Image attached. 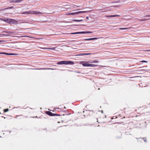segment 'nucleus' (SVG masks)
I'll return each mask as SVG.
<instances>
[{
  "label": "nucleus",
  "mask_w": 150,
  "mask_h": 150,
  "mask_svg": "<svg viewBox=\"0 0 150 150\" xmlns=\"http://www.w3.org/2000/svg\"><path fill=\"white\" fill-rule=\"evenodd\" d=\"M80 64H82L83 67H96L97 65L92 64H89L87 62L82 61L80 62Z\"/></svg>",
  "instance_id": "nucleus-1"
},
{
  "label": "nucleus",
  "mask_w": 150,
  "mask_h": 150,
  "mask_svg": "<svg viewBox=\"0 0 150 150\" xmlns=\"http://www.w3.org/2000/svg\"><path fill=\"white\" fill-rule=\"evenodd\" d=\"M57 64L58 65H62V64H70L73 65L74 64L73 62L71 61H62L58 62Z\"/></svg>",
  "instance_id": "nucleus-2"
},
{
  "label": "nucleus",
  "mask_w": 150,
  "mask_h": 150,
  "mask_svg": "<svg viewBox=\"0 0 150 150\" xmlns=\"http://www.w3.org/2000/svg\"><path fill=\"white\" fill-rule=\"evenodd\" d=\"M5 21L6 22L10 24H16L18 22V21L15 19L11 18L6 19L5 20Z\"/></svg>",
  "instance_id": "nucleus-3"
},
{
  "label": "nucleus",
  "mask_w": 150,
  "mask_h": 150,
  "mask_svg": "<svg viewBox=\"0 0 150 150\" xmlns=\"http://www.w3.org/2000/svg\"><path fill=\"white\" fill-rule=\"evenodd\" d=\"M43 14V13L39 11H32V14H35L36 15H40V14Z\"/></svg>",
  "instance_id": "nucleus-4"
},
{
  "label": "nucleus",
  "mask_w": 150,
  "mask_h": 150,
  "mask_svg": "<svg viewBox=\"0 0 150 150\" xmlns=\"http://www.w3.org/2000/svg\"><path fill=\"white\" fill-rule=\"evenodd\" d=\"M46 113L47 115L50 116H54V114L52 113L51 112L49 111H47L46 112Z\"/></svg>",
  "instance_id": "nucleus-5"
},
{
  "label": "nucleus",
  "mask_w": 150,
  "mask_h": 150,
  "mask_svg": "<svg viewBox=\"0 0 150 150\" xmlns=\"http://www.w3.org/2000/svg\"><path fill=\"white\" fill-rule=\"evenodd\" d=\"M78 11L76 12H73V13H69L67 14V15H74L75 14H78Z\"/></svg>",
  "instance_id": "nucleus-6"
},
{
  "label": "nucleus",
  "mask_w": 150,
  "mask_h": 150,
  "mask_svg": "<svg viewBox=\"0 0 150 150\" xmlns=\"http://www.w3.org/2000/svg\"><path fill=\"white\" fill-rule=\"evenodd\" d=\"M32 11H25L24 12H23L22 14H32Z\"/></svg>",
  "instance_id": "nucleus-7"
},
{
  "label": "nucleus",
  "mask_w": 150,
  "mask_h": 150,
  "mask_svg": "<svg viewBox=\"0 0 150 150\" xmlns=\"http://www.w3.org/2000/svg\"><path fill=\"white\" fill-rule=\"evenodd\" d=\"M90 11H78V14L81 13H87L88 12H89Z\"/></svg>",
  "instance_id": "nucleus-8"
},
{
  "label": "nucleus",
  "mask_w": 150,
  "mask_h": 150,
  "mask_svg": "<svg viewBox=\"0 0 150 150\" xmlns=\"http://www.w3.org/2000/svg\"><path fill=\"white\" fill-rule=\"evenodd\" d=\"M119 16V15H110V16H106V17H115L116 16Z\"/></svg>",
  "instance_id": "nucleus-9"
},
{
  "label": "nucleus",
  "mask_w": 150,
  "mask_h": 150,
  "mask_svg": "<svg viewBox=\"0 0 150 150\" xmlns=\"http://www.w3.org/2000/svg\"><path fill=\"white\" fill-rule=\"evenodd\" d=\"M43 49H48V50H55V47H52L51 48H42Z\"/></svg>",
  "instance_id": "nucleus-10"
},
{
  "label": "nucleus",
  "mask_w": 150,
  "mask_h": 150,
  "mask_svg": "<svg viewBox=\"0 0 150 150\" xmlns=\"http://www.w3.org/2000/svg\"><path fill=\"white\" fill-rule=\"evenodd\" d=\"M91 54V53H82L81 54V55H89Z\"/></svg>",
  "instance_id": "nucleus-11"
},
{
  "label": "nucleus",
  "mask_w": 150,
  "mask_h": 150,
  "mask_svg": "<svg viewBox=\"0 0 150 150\" xmlns=\"http://www.w3.org/2000/svg\"><path fill=\"white\" fill-rule=\"evenodd\" d=\"M83 21V20H76V19H74V20H72V21H76V22H81Z\"/></svg>",
  "instance_id": "nucleus-12"
},
{
  "label": "nucleus",
  "mask_w": 150,
  "mask_h": 150,
  "mask_svg": "<svg viewBox=\"0 0 150 150\" xmlns=\"http://www.w3.org/2000/svg\"><path fill=\"white\" fill-rule=\"evenodd\" d=\"M91 38V40H96L98 38Z\"/></svg>",
  "instance_id": "nucleus-13"
},
{
  "label": "nucleus",
  "mask_w": 150,
  "mask_h": 150,
  "mask_svg": "<svg viewBox=\"0 0 150 150\" xmlns=\"http://www.w3.org/2000/svg\"><path fill=\"white\" fill-rule=\"evenodd\" d=\"M128 28H119L120 30H124V29H128Z\"/></svg>",
  "instance_id": "nucleus-14"
},
{
  "label": "nucleus",
  "mask_w": 150,
  "mask_h": 150,
  "mask_svg": "<svg viewBox=\"0 0 150 150\" xmlns=\"http://www.w3.org/2000/svg\"><path fill=\"white\" fill-rule=\"evenodd\" d=\"M92 62L94 63H97L98 62V61H96L94 60H93V61Z\"/></svg>",
  "instance_id": "nucleus-15"
},
{
  "label": "nucleus",
  "mask_w": 150,
  "mask_h": 150,
  "mask_svg": "<svg viewBox=\"0 0 150 150\" xmlns=\"http://www.w3.org/2000/svg\"><path fill=\"white\" fill-rule=\"evenodd\" d=\"M42 69H44V70H45V69H48V70L51 69V70H53V69H52V68H44Z\"/></svg>",
  "instance_id": "nucleus-16"
},
{
  "label": "nucleus",
  "mask_w": 150,
  "mask_h": 150,
  "mask_svg": "<svg viewBox=\"0 0 150 150\" xmlns=\"http://www.w3.org/2000/svg\"><path fill=\"white\" fill-rule=\"evenodd\" d=\"M5 54H6V55H14V54H13V53H10V54H9V53H6L5 54Z\"/></svg>",
  "instance_id": "nucleus-17"
},
{
  "label": "nucleus",
  "mask_w": 150,
  "mask_h": 150,
  "mask_svg": "<svg viewBox=\"0 0 150 150\" xmlns=\"http://www.w3.org/2000/svg\"><path fill=\"white\" fill-rule=\"evenodd\" d=\"M9 110L8 109H5L4 110V112H6L7 111H8Z\"/></svg>",
  "instance_id": "nucleus-18"
},
{
  "label": "nucleus",
  "mask_w": 150,
  "mask_h": 150,
  "mask_svg": "<svg viewBox=\"0 0 150 150\" xmlns=\"http://www.w3.org/2000/svg\"><path fill=\"white\" fill-rule=\"evenodd\" d=\"M84 40H87V41L91 40V38H88V39H84Z\"/></svg>",
  "instance_id": "nucleus-19"
},
{
  "label": "nucleus",
  "mask_w": 150,
  "mask_h": 150,
  "mask_svg": "<svg viewBox=\"0 0 150 150\" xmlns=\"http://www.w3.org/2000/svg\"><path fill=\"white\" fill-rule=\"evenodd\" d=\"M61 115L59 114H54V116H60Z\"/></svg>",
  "instance_id": "nucleus-20"
},
{
  "label": "nucleus",
  "mask_w": 150,
  "mask_h": 150,
  "mask_svg": "<svg viewBox=\"0 0 150 150\" xmlns=\"http://www.w3.org/2000/svg\"><path fill=\"white\" fill-rule=\"evenodd\" d=\"M141 62H145V63L147 62V61H144V60L142 61H141Z\"/></svg>",
  "instance_id": "nucleus-21"
},
{
  "label": "nucleus",
  "mask_w": 150,
  "mask_h": 150,
  "mask_svg": "<svg viewBox=\"0 0 150 150\" xmlns=\"http://www.w3.org/2000/svg\"><path fill=\"white\" fill-rule=\"evenodd\" d=\"M86 31H83L81 32V34H85L86 33Z\"/></svg>",
  "instance_id": "nucleus-22"
},
{
  "label": "nucleus",
  "mask_w": 150,
  "mask_h": 150,
  "mask_svg": "<svg viewBox=\"0 0 150 150\" xmlns=\"http://www.w3.org/2000/svg\"><path fill=\"white\" fill-rule=\"evenodd\" d=\"M68 8V7H67V8ZM62 9H63L62 10H64V11L65 10V8H64V7H62Z\"/></svg>",
  "instance_id": "nucleus-23"
},
{
  "label": "nucleus",
  "mask_w": 150,
  "mask_h": 150,
  "mask_svg": "<svg viewBox=\"0 0 150 150\" xmlns=\"http://www.w3.org/2000/svg\"><path fill=\"white\" fill-rule=\"evenodd\" d=\"M13 7H9L6 8H5V9H10L11 8Z\"/></svg>",
  "instance_id": "nucleus-24"
},
{
  "label": "nucleus",
  "mask_w": 150,
  "mask_h": 150,
  "mask_svg": "<svg viewBox=\"0 0 150 150\" xmlns=\"http://www.w3.org/2000/svg\"><path fill=\"white\" fill-rule=\"evenodd\" d=\"M86 33H92V32L91 31H86Z\"/></svg>",
  "instance_id": "nucleus-25"
},
{
  "label": "nucleus",
  "mask_w": 150,
  "mask_h": 150,
  "mask_svg": "<svg viewBox=\"0 0 150 150\" xmlns=\"http://www.w3.org/2000/svg\"><path fill=\"white\" fill-rule=\"evenodd\" d=\"M71 34L72 35L76 34V32L72 33H71Z\"/></svg>",
  "instance_id": "nucleus-26"
},
{
  "label": "nucleus",
  "mask_w": 150,
  "mask_h": 150,
  "mask_svg": "<svg viewBox=\"0 0 150 150\" xmlns=\"http://www.w3.org/2000/svg\"><path fill=\"white\" fill-rule=\"evenodd\" d=\"M143 139H144V141L145 142H146V138H143Z\"/></svg>",
  "instance_id": "nucleus-27"
},
{
  "label": "nucleus",
  "mask_w": 150,
  "mask_h": 150,
  "mask_svg": "<svg viewBox=\"0 0 150 150\" xmlns=\"http://www.w3.org/2000/svg\"><path fill=\"white\" fill-rule=\"evenodd\" d=\"M81 34V32H77L76 34Z\"/></svg>",
  "instance_id": "nucleus-28"
},
{
  "label": "nucleus",
  "mask_w": 150,
  "mask_h": 150,
  "mask_svg": "<svg viewBox=\"0 0 150 150\" xmlns=\"http://www.w3.org/2000/svg\"><path fill=\"white\" fill-rule=\"evenodd\" d=\"M5 53H7L6 52H0V54H5Z\"/></svg>",
  "instance_id": "nucleus-29"
},
{
  "label": "nucleus",
  "mask_w": 150,
  "mask_h": 150,
  "mask_svg": "<svg viewBox=\"0 0 150 150\" xmlns=\"http://www.w3.org/2000/svg\"><path fill=\"white\" fill-rule=\"evenodd\" d=\"M13 1V0H11L10 1V3H11L14 2Z\"/></svg>",
  "instance_id": "nucleus-30"
},
{
  "label": "nucleus",
  "mask_w": 150,
  "mask_h": 150,
  "mask_svg": "<svg viewBox=\"0 0 150 150\" xmlns=\"http://www.w3.org/2000/svg\"><path fill=\"white\" fill-rule=\"evenodd\" d=\"M89 18L88 17H87L86 18V19H88Z\"/></svg>",
  "instance_id": "nucleus-31"
},
{
  "label": "nucleus",
  "mask_w": 150,
  "mask_h": 150,
  "mask_svg": "<svg viewBox=\"0 0 150 150\" xmlns=\"http://www.w3.org/2000/svg\"><path fill=\"white\" fill-rule=\"evenodd\" d=\"M146 16H147V17H150V15H148Z\"/></svg>",
  "instance_id": "nucleus-32"
},
{
  "label": "nucleus",
  "mask_w": 150,
  "mask_h": 150,
  "mask_svg": "<svg viewBox=\"0 0 150 150\" xmlns=\"http://www.w3.org/2000/svg\"><path fill=\"white\" fill-rule=\"evenodd\" d=\"M0 35H2L3 36L4 35V34H0Z\"/></svg>",
  "instance_id": "nucleus-33"
},
{
  "label": "nucleus",
  "mask_w": 150,
  "mask_h": 150,
  "mask_svg": "<svg viewBox=\"0 0 150 150\" xmlns=\"http://www.w3.org/2000/svg\"><path fill=\"white\" fill-rule=\"evenodd\" d=\"M149 19H145L144 20V21H145V20H148Z\"/></svg>",
  "instance_id": "nucleus-34"
},
{
  "label": "nucleus",
  "mask_w": 150,
  "mask_h": 150,
  "mask_svg": "<svg viewBox=\"0 0 150 150\" xmlns=\"http://www.w3.org/2000/svg\"><path fill=\"white\" fill-rule=\"evenodd\" d=\"M4 41L3 40H0V42H4Z\"/></svg>",
  "instance_id": "nucleus-35"
},
{
  "label": "nucleus",
  "mask_w": 150,
  "mask_h": 150,
  "mask_svg": "<svg viewBox=\"0 0 150 150\" xmlns=\"http://www.w3.org/2000/svg\"><path fill=\"white\" fill-rule=\"evenodd\" d=\"M146 51H150V50H146Z\"/></svg>",
  "instance_id": "nucleus-36"
},
{
  "label": "nucleus",
  "mask_w": 150,
  "mask_h": 150,
  "mask_svg": "<svg viewBox=\"0 0 150 150\" xmlns=\"http://www.w3.org/2000/svg\"><path fill=\"white\" fill-rule=\"evenodd\" d=\"M101 112H102V113H103V110H102V111H101Z\"/></svg>",
  "instance_id": "nucleus-37"
},
{
  "label": "nucleus",
  "mask_w": 150,
  "mask_h": 150,
  "mask_svg": "<svg viewBox=\"0 0 150 150\" xmlns=\"http://www.w3.org/2000/svg\"><path fill=\"white\" fill-rule=\"evenodd\" d=\"M98 90H100V88H99L98 89Z\"/></svg>",
  "instance_id": "nucleus-38"
}]
</instances>
